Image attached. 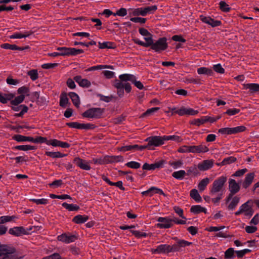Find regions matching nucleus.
<instances>
[{"label": "nucleus", "instance_id": "obj_38", "mask_svg": "<svg viewBox=\"0 0 259 259\" xmlns=\"http://www.w3.org/2000/svg\"><path fill=\"white\" fill-rule=\"evenodd\" d=\"M253 202V200L250 199L242 204L239 207L242 212H245L247 210H248L251 207V206L249 205V204H252Z\"/></svg>", "mask_w": 259, "mask_h": 259}, {"label": "nucleus", "instance_id": "obj_35", "mask_svg": "<svg viewBox=\"0 0 259 259\" xmlns=\"http://www.w3.org/2000/svg\"><path fill=\"white\" fill-rule=\"evenodd\" d=\"M186 175H187V174L184 170L176 171L172 174V176L179 180H183Z\"/></svg>", "mask_w": 259, "mask_h": 259}, {"label": "nucleus", "instance_id": "obj_11", "mask_svg": "<svg viewBox=\"0 0 259 259\" xmlns=\"http://www.w3.org/2000/svg\"><path fill=\"white\" fill-rule=\"evenodd\" d=\"M201 21L212 27L220 26L222 25V22L219 20H215L210 17H206L203 15L200 16Z\"/></svg>", "mask_w": 259, "mask_h": 259}, {"label": "nucleus", "instance_id": "obj_51", "mask_svg": "<svg viewBox=\"0 0 259 259\" xmlns=\"http://www.w3.org/2000/svg\"><path fill=\"white\" fill-rule=\"evenodd\" d=\"M96 42L93 40H91L88 43L83 42L81 41H74V46H77V45H81L83 46H85L87 47H89V46H93L96 45Z\"/></svg>", "mask_w": 259, "mask_h": 259}, {"label": "nucleus", "instance_id": "obj_62", "mask_svg": "<svg viewBox=\"0 0 259 259\" xmlns=\"http://www.w3.org/2000/svg\"><path fill=\"white\" fill-rule=\"evenodd\" d=\"M130 20L132 22L135 23H140L141 24H144L146 21V19L141 17H132L130 19Z\"/></svg>", "mask_w": 259, "mask_h": 259}, {"label": "nucleus", "instance_id": "obj_20", "mask_svg": "<svg viewBox=\"0 0 259 259\" xmlns=\"http://www.w3.org/2000/svg\"><path fill=\"white\" fill-rule=\"evenodd\" d=\"M229 189L230 191L237 193L239 191L240 187L235 180L230 179L229 181Z\"/></svg>", "mask_w": 259, "mask_h": 259}, {"label": "nucleus", "instance_id": "obj_25", "mask_svg": "<svg viewBox=\"0 0 259 259\" xmlns=\"http://www.w3.org/2000/svg\"><path fill=\"white\" fill-rule=\"evenodd\" d=\"M69 102V99L67 97L66 93L63 92L61 93L60 97V106L63 108L66 107Z\"/></svg>", "mask_w": 259, "mask_h": 259}, {"label": "nucleus", "instance_id": "obj_24", "mask_svg": "<svg viewBox=\"0 0 259 259\" xmlns=\"http://www.w3.org/2000/svg\"><path fill=\"white\" fill-rule=\"evenodd\" d=\"M98 47L100 49L116 48V46L114 42L111 41H104L103 42H99Z\"/></svg>", "mask_w": 259, "mask_h": 259}, {"label": "nucleus", "instance_id": "obj_63", "mask_svg": "<svg viewBox=\"0 0 259 259\" xmlns=\"http://www.w3.org/2000/svg\"><path fill=\"white\" fill-rule=\"evenodd\" d=\"M97 96L100 98V100L104 101L105 102L108 103L113 98V96H105L104 95H103L102 94H99L97 95Z\"/></svg>", "mask_w": 259, "mask_h": 259}, {"label": "nucleus", "instance_id": "obj_40", "mask_svg": "<svg viewBox=\"0 0 259 259\" xmlns=\"http://www.w3.org/2000/svg\"><path fill=\"white\" fill-rule=\"evenodd\" d=\"M25 99L24 95H21L19 96L16 97L14 100L11 101V104L14 106H17L19 104L21 103Z\"/></svg>", "mask_w": 259, "mask_h": 259}, {"label": "nucleus", "instance_id": "obj_10", "mask_svg": "<svg viewBox=\"0 0 259 259\" xmlns=\"http://www.w3.org/2000/svg\"><path fill=\"white\" fill-rule=\"evenodd\" d=\"M169 248L168 244H160L155 249L152 248L151 251L152 254H168L170 253Z\"/></svg>", "mask_w": 259, "mask_h": 259}, {"label": "nucleus", "instance_id": "obj_26", "mask_svg": "<svg viewBox=\"0 0 259 259\" xmlns=\"http://www.w3.org/2000/svg\"><path fill=\"white\" fill-rule=\"evenodd\" d=\"M68 95L74 106L78 107L80 105V100L78 95L74 92H70Z\"/></svg>", "mask_w": 259, "mask_h": 259}, {"label": "nucleus", "instance_id": "obj_36", "mask_svg": "<svg viewBox=\"0 0 259 259\" xmlns=\"http://www.w3.org/2000/svg\"><path fill=\"white\" fill-rule=\"evenodd\" d=\"M57 50L60 56H71V48L59 47Z\"/></svg>", "mask_w": 259, "mask_h": 259}, {"label": "nucleus", "instance_id": "obj_2", "mask_svg": "<svg viewBox=\"0 0 259 259\" xmlns=\"http://www.w3.org/2000/svg\"><path fill=\"white\" fill-rule=\"evenodd\" d=\"M227 181V177L222 175L216 179L210 187L209 194L211 196H214L217 193H224L225 186Z\"/></svg>", "mask_w": 259, "mask_h": 259}, {"label": "nucleus", "instance_id": "obj_60", "mask_svg": "<svg viewBox=\"0 0 259 259\" xmlns=\"http://www.w3.org/2000/svg\"><path fill=\"white\" fill-rule=\"evenodd\" d=\"M127 14V10L125 8H121L116 11V13L114 14V16L116 15L119 16L123 17L126 16Z\"/></svg>", "mask_w": 259, "mask_h": 259}, {"label": "nucleus", "instance_id": "obj_12", "mask_svg": "<svg viewBox=\"0 0 259 259\" xmlns=\"http://www.w3.org/2000/svg\"><path fill=\"white\" fill-rule=\"evenodd\" d=\"M213 163L214 161L212 159L204 160L198 163L197 167L200 171H205L211 168Z\"/></svg>", "mask_w": 259, "mask_h": 259}, {"label": "nucleus", "instance_id": "obj_42", "mask_svg": "<svg viewBox=\"0 0 259 259\" xmlns=\"http://www.w3.org/2000/svg\"><path fill=\"white\" fill-rule=\"evenodd\" d=\"M163 140H164V142L168 140L177 142H180L182 141L181 137L176 135L163 136Z\"/></svg>", "mask_w": 259, "mask_h": 259}, {"label": "nucleus", "instance_id": "obj_59", "mask_svg": "<svg viewBox=\"0 0 259 259\" xmlns=\"http://www.w3.org/2000/svg\"><path fill=\"white\" fill-rule=\"evenodd\" d=\"M139 33L141 35L146 37H152V35L145 28H140L139 29Z\"/></svg>", "mask_w": 259, "mask_h": 259}, {"label": "nucleus", "instance_id": "obj_64", "mask_svg": "<svg viewBox=\"0 0 259 259\" xmlns=\"http://www.w3.org/2000/svg\"><path fill=\"white\" fill-rule=\"evenodd\" d=\"M42 259H62V257L59 253H54L50 255L43 257Z\"/></svg>", "mask_w": 259, "mask_h": 259}, {"label": "nucleus", "instance_id": "obj_34", "mask_svg": "<svg viewBox=\"0 0 259 259\" xmlns=\"http://www.w3.org/2000/svg\"><path fill=\"white\" fill-rule=\"evenodd\" d=\"M94 118H100L101 117L105 109L101 108H92Z\"/></svg>", "mask_w": 259, "mask_h": 259}, {"label": "nucleus", "instance_id": "obj_45", "mask_svg": "<svg viewBox=\"0 0 259 259\" xmlns=\"http://www.w3.org/2000/svg\"><path fill=\"white\" fill-rule=\"evenodd\" d=\"M169 165L171 166L174 169H177L182 166L183 164V162L181 160H179L176 161H170L168 162Z\"/></svg>", "mask_w": 259, "mask_h": 259}, {"label": "nucleus", "instance_id": "obj_17", "mask_svg": "<svg viewBox=\"0 0 259 259\" xmlns=\"http://www.w3.org/2000/svg\"><path fill=\"white\" fill-rule=\"evenodd\" d=\"M74 80L82 88H89L91 85V82L85 78H82L80 75H77L74 77Z\"/></svg>", "mask_w": 259, "mask_h": 259}, {"label": "nucleus", "instance_id": "obj_31", "mask_svg": "<svg viewBox=\"0 0 259 259\" xmlns=\"http://www.w3.org/2000/svg\"><path fill=\"white\" fill-rule=\"evenodd\" d=\"M62 206L70 211H78L80 209L78 205L73 204H68L66 202H63L62 204Z\"/></svg>", "mask_w": 259, "mask_h": 259}, {"label": "nucleus", "instance_id": "obj_50", "mask_svg": "<svg viewBox=\"0 0 259 259\" xmlns=\"http://www.w3.org/2000/svg\"><path fill=\"white\" fill-rule=\"evenodd\" d=\"M202 206L199 205H195L191 206L190 211L194 214H198L201 212Z\"/></svg>", "mask_w": 259, "mask_h": 259}, {"label": "nucleus", "instance_id": "obj_57", "mask_svg": "<svg viewBox=\"0 0 259 259\" xmlns=\"http://www.w3.org/2000/svg\"><path fill=\"white\" fill-rule=\"evenodd\" d=\"M70 251L72 254L77 255L80 254V250L79 248L74 245H70L69 246Z\"/></svg>", "mask_w": 259, "mask_h": 259}, {"label": "nucleus", "instance_id": "obj_33", "mask_svg": "<svg viewBox=\"0 0 259 259\" xmlns=\"http://www.w3.org/2000/svg\"><path fill=\"white\" fill-rule=\"evenodd\" d=\"M123 157L121 155L118 156H109L108 155V164L115 162H123Z\"/></svg>", "mask_w": 259, "mask_h": 259}, {"label": "nucleus", "instance_id": "obj_22", "mask_svg": "<svg viewBox=\"0 0 259 259\" xmlns=\"http://www.w3.org/2000/svg\"><path fill=\"white\" fill-rule=\"evenodd\" d=\"M89 219V217L88 215H80L78 214L76 216H75L73 219L72 222L77 224H81L84 223L86 222Z\"/></svg>", "mask_w": 259, "mask_h": 259}, {"label": "nucleus", "instance_id": "obj_46", "mask_svg": "<svg viewBox=\"0 0 259 259\" xmlns=\"http://www.w3.org/2000/svg\"><path fill=\"white\" fill-rule=\"evenodd\" d=\"M232 134H236L245 131L246 127L243 125L231 127Z\"/></svg>", "mask_w": 259, "mask_h": 259}, {"label": "nucleus", "instance_id": "obj_6", "mask_svg": "<svg viewBox=\"0 0 259 259\" xmlns=\"http://www.w3.org/2000/svg\"><path fill=\"white\" fill-rule=\"evenodd\" d=\"M157 221L158 222L156 225L157 227L160 229H168L173 226L172 218L168 217H159Z\"/></svg>", "mask_w": 259, "mask_h": 259}, {"label": "nucleus", "instance_id": "obj_58", "mask_svg": "<svg viewBox=\"0 0 259 259\" xmlns=\"http://www.w3.org/2000/svg\"><path fill=\"white\" fill-rule=\"evenodd\" d=\"M219 133L223 135H232L231 127H224L219 130Z\"/></svg>", "mask_w": 259, "mask_h": 259}, {"label": "nucleus", "instance_id": "obj_47", "mask_svg": "<svg viewBox=\"0 0 259 259\" xmlns=\"http://www.w3.org/2000/svg\"><path fill=\"white\" fill-rule=\"evenodd\" d=\"M198 169H199L198 168V167H196L195 165L189 167H188L187 172L186 173V174L188 176H189L191 174H193L195 176L197 175L198 174Z\"/></svg>", "mask_w": 259, "mask_h": 259}, {"label": "nucleus", "instance_id": "obj_49", "mask_svg": "<svg viewBox=\"0 0 259 259\" xmlns=\"http://www.w3.org/2000/svg\"><path fill=\"white\" fill-rule=\"evenodd\" d=\"M159 109L160 108L159 107H153V108L148 109L145 112H144L142 114V116L145 117L146 116L150 115L152 114L153 113L159 110Z\"/></svg>", "mask_w": 259, "mask_h": 259}, {"label": "nucleus", "instance_id": "obj_37", "mask_svg": "<svg viewBox=\"0 0 259 259\" xmlns=\"http://www.w3.org/2000/svg\"><path fill=\"white\" fill-rule=\"evenodd\" d=\"M197 73L199 74H206L209 76H212L213 74V71L211 69L204 67L198 68Z\"/></svg>", "mask_w": 259, "mask_h": 259}, {"label": "nucleus", "instance_id": "obj_16", "mask_svg": "<svg viewBox=\"0 0 259 259\" xmlns=\"http://www.w3.org/2000/svg\"><path fill=\"white\" fill-rule=\"evenodd\" d=\"M9 233L15 236L27 235V232L25 231V228L23 227H15L13 228H11L9 231Z\"/></svg>", "mask_w": 259, "mask_h": 259}, {"label": "nucleus", "instance_id": "obj_39", "mask_svg": "<svg viewBox=\"0 0 259 259\" xmlns=\"http://www.w3.org/2000/svg\"><path fill=\"white\" fill-rule=\"evenodd\" d=\"M235 251L234 250L233 248H229L227 249L225 252V258L226 259H233L235 257Z\"/></svg>", "mask_w": 259, "mask_h": 259}, {"label": "nucleus", "instance_id": "obj_30", "mask_svg": "<svg viewBox=\"0 0 259 259\" xmlns=\"http://www.w3.org/2000/svg\"><path fill=\"white\" fill-rule=\"evenodd\" d=\"M240 201V197L237 196H234L233 199L231 200L228 206L229 210H233L235 209Z\"/></svg>", "mask_w": 259, "mask_h": 259}, {"label": "nucleus", "instance_id": "obj_19", "mask_svg": "<svg viewBox=\"0 0 259 259\" xmlns=\"http://www.w3.org/2000/svg\"><path fill=\"white\" fill-rule=\"evenodd\" d=\"M255 174L254 172H250L245 176V179L242 183V186L244 188H247L252 183L254 178Z\"/></svg>", "mask_w": 259, "mask_h": 259}, {"label": "nucleus", "instance_id": "obj_28", "mask_svg": "<svg viewBox=\"0 0 259 259\" xmlns=\"http://www.w3.org/2000/svg\"><path fill=\"white\" fill-rule=\"evenodd\" d=\"M93 163L95 164L103 165L108 164V155H105L103 157H100L98 158H93L92 159Z\"/></svg>", "mask_w": 259, "mask_h": 259}, {"label": "nucleus", "instance_id": "obj_54", "mask_svg": "<svg viewBox=\"0 0 259 259\" xmlns=\"http://www.w3.org/2000/svg\"><path fill=\"white\" fill-rule=\"evenodd\" d=\"M15 216H9V215H4L0 217V224H4L6 222L11 221L14 218H15Z\"/></svg>", "mask_w": 259, "mask_h": 259}, {"label": "nucleus", "instance_id": "obj_8", "mask_svg": "<svg viewBox=\"0 0 259 259\" xmlns=\"http://www.w3.org/2000/svg\"><path fill=\"white\" fill-rule=\"evenodd\" d=\"M166 161L164 160H161L152 164L145 163L142 166V169L146 170H153L163 167Z\"/></svg>", "mask_w": 259, "mask_h": 259}, {"label": "nucleus", "instance_id": "obj_27", "mask_svg": "<svg viewBox=\"0 0 259 259\" xmlns=\"http://www.w3.org/2000/svg\"><path fill=\"white\" fill-rule=\"evenodd\" d=\"M191 197L196 202L199 203L202 201V198L199 194L198 190L193 189L190 192Z\"/></svg>", "mask_w": 259, "mask_h": 259}, {"label": "nucleus", "instance_id": "obj_15", "mask_svg": "<svg viewBox=\"0 0 259 259\" xmlns=\"http://www.w3.org/2000/svg\"><path fill=\"white\" fill-rule=\"evenodd\" d=\"M155 193L160 194L163 195H164V193L161 189L157 188L155 187H151L148 190L143 191L141 193V194L142 196H152Z\"/></svg>", "mask_w": 259, "mask_h": 259}, {"label": "nucleus", "instance_id": "obj_52", "mask_svg": "<svg viewBox=\"0 0 259 259\" xmlns=\"http://www.w3.org/2000/svg\"><path fill=\"white\" fill-rule=\"evenodd\" d=\"M1 48L7 50H16L17 49V46L16 45H11L8 43H5L1 45Z\"/></svg>", "mask_w": 259, "mask_h": 259}, {"label": "nucleus", "instance_id": "obj_29", "mask_svg": "<svg viewBox=\"0 0 259 259\" xmlns=\"http://www.w3.org/2000/svg\"><path fill=\"white\" fill-rule=\"evenodd\" d=\"M210 179L208 178H205L200 181L198 185V188L200 192L203 191L207 185L210 182Z\"/></svg>", "mask_w": 259, "mask_h": 259}, {"label": "nucleus", "instance_id": "obj_7", "mask_svg": "<svg viewBox=\"0 0 259 259\" xmlns=\"http://www.w3.org/2000/svg\"><path fill=\"white\" fill-rule=\"evenodd\" d=\"M145 141L148 142V146L150 147L152 146L158 147L164 144L163 136H150L147 138Z\"/></svg>", "mask_w": 259, "mask_h": 259}, {"label": "nucleus", "instance_id": "obj_41", "mask_svg": "<svg viewBox=\"0 0 259 259\" xmlns=\"http://www.w3.org/2000/svg\"><path fill=\"white\" fill-rule=\"evenodd\" d=\"M220 9L224 12H229L231 10V8L224 1H221L219 3Z\"/></svg>", "mask_w": 259, "mask_h": 259}, {"label": "nucleus", "instance_id": "obj_5", "mask_svg": "<svg viewBox=\"0 0 259 259\" xmlns=\"http://www.w3.org/2000/svg\"><path fill=\"white\" fill-rule=\"evenodd\" d=\"M157 9V7L156 5L147 7L144 8H137L133 10L132 14L134 16L141 15L142 16H146L148 14L151 13V12H154Z\"/></svg>", "mask_w": 259, "mask_h": 259}, {"label": "nucleus", "instance_id": "obj_32", "mask_svg": "<svg viewBox=\"0 0 259 259\" xmlns=\"http://www.w3.org/2000/svg\"><path fill=\"white\" fill-rule=\"evenodd\" d=\"M14 149L15 150L26 151H28V150H35L36 149V147L34 146L29 145H24L16 146L14 147Z\"/></svg>", "mask_w": 259, "mask_h": 259}, {"label": "nucleus", "instance_id": "obj_55", "mask_svg": "<svg viewBox=\"0 0 259 259\" xmlns=\"http://www.w3.org/2000/svg\"><path fill=\"white\" fill-rule=\"evenodd\" d=\"M49 140L46 137H37L36 138H33V142L35 143H46L47 145Z\"/></svg>", "mask_w": 259, "mask_h": 259}, {"label": "nucleus", "instance_id": "obj_56", "mask_svg": "<svg viewBox=\"0 0 259 259\" xmlns=\"http://www.w3.org/2000/svg\"><path fill=\"white\" fill-rule=\"evenodd\" d=\"M213 70L217 73L223 74L225 73V69L222 67L221 64H217L213 66Z\"/></svg>", "mask_w": 259, "mask_h": 259}, {"label": "nucleus", "instance_id": "obj_61", "mask_svg": "<svg viewBox=\"0 0 259 259\" xmlns=\"http://www.w3.org/2000/svg\"><path fill=\"white\" fill-rule=\"evenodd\" d=\"M31 201L35 203L36 204H46L48 203V200L45 198L41 199H32Z\"/></svg>", "mask_w": 259, "mask_h": 259}, {"label": "nucleus", "instance_id": "obj_13", "mask_svg": "<svg viewBox=\"0 0 259 259\" xmlns=\"http://www.w3.org/2000/svg\"><path fill=\"white\" fill-rule=\"evenodd\" d=\"M175 113L180 116H183L184 115H195L198 113V111L195 110L192 108H187L182 107L178 110L176 111Z\"/></svg>", "mask_w": 259, "mask_h": 259}, {"label": "nucleus", "instance_id": "obj_14", "mask_svg": "<svg viewBox=\"0 0 259 259\" xmlns=\"http://www.w3.org/2000/svg\"><path fill=\"white\" fill-rule=\"evenodd\" d=\"M243 89L249 90L250 94L259 92V84L255 83H244L242 84Z\"/></svg>", "mask_w": 259, "mask_h": 259}, {"label": "nucleus", "instance_id": "obj_23", "mask_svg": "<svg viewBox=\"0 0 259 259\" xmlns=\"http://www.w3.org/2000/svg\"><path fill=\"white\" fill-rule=\"evenodd\" d=\"M13 139L18 142H33V138L31 137H26L21 135H15L13 137Z\"/></svg>", "mask_w": 259, "mask_h": 259}, {"label": "nucleus", "instance_id": "obj_21", "mask_svg": "<svg viewBox=\"0 0 259 259\" xmlns=\"http://www.w3.org/2000/svg\"><path fill=\"white\" fill-rule=\"evenodd\" d=\"M135 76L131 74H122L119 76L120 81L122 82L128 83L127 81H131L132 83L135 81Z\"/></svg>", "mask_w": 259, "mask_h": 259}, {"label": "nucleus", "instance_id": "obj_48", "mask_svg": "<svg viewBox=\"0 0 259 259\" xmlns=\"http://www.w3.org/2000/svg\"><path fill=\"white\" fill-rule=\"evenodd\" d=\"M236 160V158L233 156H230L227 158H225L223 159V160L221 162L222 165H226L235 162Z\"/></svg>", "mask_w": 259, "mask_h": 259}, {"label": "nucleus", "instance_id": "obj_4", "mask_svg": "<svg viewBox=\"0 0 259 259\" xmlns=\"http://www.w3.org/2000/svg\"><path fill=\"white\" fill-rule=\"evenodd\" d=\"M78 239L76 233L72 234L70 232L64 233L57 236L58 241L66 244H69L75 242Z\"/></svg>", "mask_w": 259, "mask_h": 259}, {"label": "nucleus", "instance_id": "obj_53", "mask_svg": "<svg viewBox=\"0 0 259 259\" xmlns=\"http://www.w3.org/2000/svg\"><path fill=\"white\" fill-rule=\"evenodd\" d=\"M29 89L26 86H23L18 89V93L20 94H25L26 96H29Z\"/></svg>", "mask_w": 259, "mask_h": 259}, {"label": "nucleus", "instance_id": "obj_43", "mask_svg": "<svg viewBox=\"0 0 259 259\" xmlns=\"http://www.w3.org/2000/svg\"><path fill=\"white\" fill-rule=\"evenodd\" d=\"M125 165L128 167L133 169H138L141 167V164L139 162L135 161L128 162L125 164Z\"/></svg>", "mask_w": 259, "mask_h": 259}, {"label": "nucleus", "instance_id": "obj_3", "mask_svg": "<svg viewBox=\"0 0 259 259\" xmlns=\"http://www.w3.org/2000/svg\"><path fill=\"white\" fill-rule=\"evenodd\" d=\"M114 87L117 89V94L120 97H122L124 95V89L127 93L131 92L132 87L130 83L120 82L119 80H115Z\"/></svg>", "mask_w": 259, "mask_h": 259}, {"label": "nucleus", "instance_id": "obj_44", "mask_svg": "<svg viewBox=\"0 0 259 259\" xmlns=\"http://www.w3.org/2000/svg\"><path fill=\"white\" fill-rule=\"evenodd\" d=\"M28 75H29L32 80H35L38 77V74L37 70L36 69H31L27 72Z\"/></svg>", "mask_w": 259, "mask_h": 259}, {"label": "nucleus", "instance_id": "obj_1", "mask_svg": "<svg viewBox=\"0 0 259 259\" xmlns=\"http://www.w3.org/2000/svg\"><path fill=\"white\" fill-rule=\"evenodd\" d=\"M145 42L138 38H134L133 41L140 46L144 47H150L149 51L152 50L157 53H161L168 48L167 38L165 37L159 38L157 40H154L153 37H146L144 38Z\"/></svg>", "mask_w": 259, "mask_h": 259}, {"label": "nucleus", "instance_id": "obj_18", "mask_svg": "<svg viewBox=\"0 0 259 259\" xmlns=\"http://www.w3.org/2000/svg\"><path fill=\"white\" fill-rule=\"evenodd\" d=\"M190 150L191 153H200L206 152L209 149L205 145L201 144L198 146H190Z\"/></svg>", "mask_w": 259, "mask_h": 259}, {"label": "nucleus", "instance_id": "obj_9", "mask_svg": "<svg viewBox=\"0 0 259 259\" xmlns=\"http://www.w3.org/2000/svg\"><path fill=\"white\" fill-rule=\"evenodd\" d=\"M73 163L82 169L90 170L91 169L90 162H87L85 160L81 159L79 157H76L74 158Z\"/></svg>", "mask_w": 259, "mask_h": 259}]
</instances>
